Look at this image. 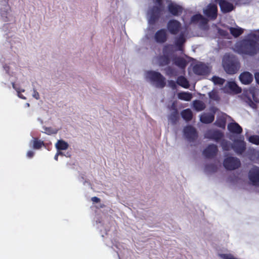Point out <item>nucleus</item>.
Here are the masks:
<instances>
[{"instance_id": "f257e3e1", "label": "nucleus", "mask_w": 259, "mask_h": 259, "mask_svg": "<svg viewBox=\"0 0 259 259\" xmlns=\"http://www.w3.org/2000/svg\"><path fill=\"white\" fill-rule=\"evenodd\" d=\"M235 49L239 54L253 56L259 52V44L253 39L246 38L238 43Z\"/></svg>"}, {"instance_id": "f03ea898", "label": "nucleus", "mask_w": 259, "mask_h": 259, "mask_svg": "<svg viewBox=\"0 0 259 259\" xmlns=\"http://www.w3.org/2000/svg\"><path fill=\"white\" fill-rule=\"evenodd\" d=\"M223 67L229 74L236 73L240 68V63L237 57L234 55L226 56L223 60Z\"/></svg>"}, {"instance_id": "7ed1b4c3", "label": "nucleus", "mask_w": 259, "mask_h": 259, "mask_svg": "<svg viewBox=\"0 0 259 259\" xmlns=\"http://www.w3.org/2000/svg\"><path fill=\"white\" fill-rule=\"evenodd\" d=\"M158 6H153L148 12L149 15L148 22L150 25H154L159 20L163 11L162 6L163 0H152Z\"/></svg>"}, {"instance_id": "20e7f679", "label": "nucleus", "mask_w": 259, "mask_h": 259, "mask_svg": "<svg viewBox=\"0 0 259 259\" xmlns=\"http://www.w3.org/2000/svg\"><path fill=\"white\" fill-rule=\"evenodd\" d=\"M147 75L152 81L156 83L157 87L163 88L165 86V78L160 73L149 71L147 72Z\"/></svg>"}, {"instance_id": "39448f33", "label": "nucleus", "mask_w": 259, "mask_h": 259, "mask_svg": "<svg viewBox=\"0 0 259 259\" xmlns=\"http://www.w3.org/2000/svg\"><path fill=\"white\" fill-rule=\"evenodd\" d=\"M223 165L226 169L234 170L240 166L241 162L238 158L230 156L224 159Z\"/></svg>"}, {"instance_id": "423d86ee", "label": "nucleus", "mask_w": 259, "mask_h": 259, "mask_svg": "<svg viewBox=\"0 0 259 259\" xmlns=\"http://www.w3.org/2000/svg\"><path fill=\"white\" fill-rule=\"evenodd\" d=\"M168 32L172 35H176L179 33L181 28V23L175 19H171L168 21L166 26Z\"/></svg>"}, {"instance_id": "0eeeda50", "label": "nucleus", "mask_w": 259, "mask_h": 259, "mask_svg": "<svg viewBox=\"0 0 259 259\" xmlns=\"http://www.w3.org/2000/svg\"><path fill=\"white\" fill-rule=\"evenodd\" d=\"M224 137L223 133L218 130L208 131L205 134V138L213 140L217 142H220Z\"/></svg>"}, {"instance_id": "6e6552de", "label": "nucleus", "mask_w": 259, "mask_h": 259, "mask_svg": "<svg viewBox=\"0 0 259 259\" xmlns=\"http://www.w3.org/2000/svg\"><path fill=\"white\" fill-rule=\"evenodd\" d=\"M248 178L253 186H259V167L254 166L249 170Z\"/></svg>"}, {"instance_id": "1a4fd4ad", "label": "nucleus", "mask_w": 259, "mask_h": 259, "mask_svg": "<svg viewBox=\"0 0 259 259\" xmlns=\"http://www.w3.org/2000/svg\"><path fill=\"white\" fill-rule=\"evenodd\" d=\"M184 133L186 138L190 142L194 141L198 137L196 129L191 125L187 126L184 128Z\"/></svg>"}, {"instance_id": "9d476101", "label": "nucleus", "mask_w": 259, "mask_h": 259, "mask_svg": "<svg viewBox=\"0 0 259 259\" xmlns=\"http://www.w3.org/2000/svg\"><path fill=\"white\" fill-rule=\"evenodd\" d=\"M193 70L195 74L198 75H207L209 72L208 67L203 63L200 62L195 65L193 68Z\"/></svg>"}, {"instance_id": "9b49d317", "label": "nucleus", "mask_w": 259, "mask_h": 259, "mask_svg": "<svg viewBox=\"0 0 259 259\" xmlns=\"http://www.w3.org/2000/svg\"><path fill=\"white\" fill-rule=\"evenodd\" d=\"M207 17L212 20H215L218 16V7L216 5L210 4L203 11Z\"/></svg>"}, {"instance_id": "f8f14e48", "label": "nucleus", "mask_w": 259, "mask_h": 259, "mask_svg": "<svg viewBox=\"0 0 259 259\" xmlns=\"http://www.w3.org/2000/svg\"><path fill=\"white\" fill-rule=\"evenodd\" d=\"M218 152L217 146L214 144H209L203 151V155L207 158L214 157Z\"/></svg>"}, {"instance_id": "ddd939ff", "label": "nucleus", "mask_w": 259, "mask_h": 259, "mask_svg": "<svg viewBox=\"0 0 259 259\" xmlns=\"http://www.w3.org/2000/svg\"><path fill=\"white\" fill-rule=\"evenodd\" d=\"M167 9L169 13L174 16H179L181 15L183 11L182 6L170 2L167 6Z\"/></svg>"}, {"instance_id": "4468645a", "label": "nucleus", "mask_w": 259, "mask_h": 259, "mask_svg": "<svg viewBox=\"0 0 259 259\" xmlns=\"http://www.w3.org/2000/svg\"><path fill=\"white\" fill-rule=\"evenodd\" d=\"M169 47V45H165L163 48V55L159 56L158 58L160 66H165L169 64L170 62L169 57L167 54L168 53Z\"/></svg>"}, {"instance_id": "2eb2a0df", "label": "nucleus", "mask_w": 259, "mask_h": 259, "mask_svg": "<svg viewBox=\"0 0 259 259\" xmlns=\"http://www.w3.org/2000/svg\"><path fill=\"white\" fill-rule=\"evenodd\" d=\"M154 39L156 42L163 44L167 39V34L165 29H160L157 31L154 34Z\"/></svg>"}, {"instance_id": "dca6fc26", "label": "nucleus", "mask_w": 259, "mask_h": 259, "mask_svg": "<svg viewBox=\"0 0 259 259\" xmlns=\"http://www.w3.org/2000/svg\"><path fill=\"white\" fill-rule=\"evenodd\" d=\"M219 4L221 11L224 13H228L233 10V5L225 0H215Z\"/></svg>"}, {"instance_id": "f3484780", "label": "nucleus", "mask_w": 259, "mask_h": 259, "mask_svg": "<svg viewBox=\"0 0 259 259\" xmlns=\"http://www.w3.org/2000/svg\"><path fill=\"white\" fill-rule=\"evenodd\" d=\"M232 149L238 154L243 153L246 149V145L244 142L240 140H236L235 141L234 144L233 145Z\"/></svg>"}, {"instance_id": "a211bd4d", "label": "nucleus", "mask_w": 259, "mask_h": 259, "mask_svg": "<svg viewBox=\"0 0 259 259\" xmlns=\"http://www.w3.org/2000/svg\"><path fill=\"white\" fill-rule=\"evenodd\" d=\"M186 41L184 33L182 32L178 37H176L175 45L179 51H183V46Z\"/></svg>"}, {"instance_id": "6ab92c4d", "label": "nucleus", "mask_w": 259, "mask_h": 259, "mask_svg": "<svg viewBox=\"0 0 259 259\" xmlns=\"http://www.w3.org/2000/svg\"><path fill=\"white\" fill-rule=\"evenodd\" d=\"M240 81L244 84H248L251 82L253 80L252 75L248 72L242 73L239 76Z\"/></svg>"}, {"instance_id": "aec40b11", "label": "nucleus", "mask_w": 259, "mask_h": 259, "mask_svg": "<svg viewBox=\"0 0 259 259\" xmlns=\"http://www.w3.org/2000/svg\"><path fill=\"white\" fill-rule=\"evenodd\" d=\"M228 130L232 133L240 134L242 132V127L236 122H231L228 125Z\"/></svg>"}, {"instance_id": "412c9836", "label": "nucleus", "mask_w": 259, "mask_h": 259, "mask_svg": "<svg viewBox=\"0 0 259 259\" xmlns=\"http://www.w3.org/2000/svg\"><path fill=\"white\" fill-rule=\"evenodd\" d=\"M214 119V115L213 113H203L200 116V121L202 123L208 124L211 123Z\"/></svg>"}, {"instance_id": "4be33fe9", "label": "nucleus", "mask_w": 259, "mask_h": 259, "mask_svg": "<svg viewBox=\"0 0 259 259\" xmlns=\"http://www.w3.org/2000/svg\"><path fill=\"white\" fill-rule=\"evenodd\" d=\"M225 89H229L230 91L235 93L236 94L240 93L241 89L234 81H229L225 85Z\"/></svg>"}, {"instance_id": "5701e85b", "label": "nucleus", "mask_w": 259, "mask_h": 259, "mask_svg": "<svg viewBox=\"0 0 259 259\" xmlns=\"http://www.w3.org/2000/svg\"><path fill=\"white\" fill-rule=\"evenodd\" d=\"M174 64L181 69H184L187 66L186 60L182 57H177L174 60Z\"/></svg>"}, {"instance_id": "b1692460", "label": "nucleus", "mask_w": 259, "mask_h": 259, "mask_svg": "<svg viewBox=\"0 0 259 259\" xmlns=\"http://www.w3.org/2000/svg\"><path fill=\"white\" fill-rule=\"evenodd\" d=\"M173 109L174 111L170 113L168 119L171 123L175 124L178 122L179 115L178 110L175 107L173 108Z\"/></svg>"}, {"instance_id": "393cba45", "label": "nucleus", "mask_w": 259, "mask_h": 259, "mask_svg": "<svg viewBox=\"0 0 259 259\" xmlns=\"http://www.w3.org/2000/svg\"><path fill=\"white\" fill-rule=\"evenodd\" d=\"M177 83L179 85L185 89H188L189 87V81L183 76H180L177 78Z\"/></svg>"}, {"instance_id": "a878e982", "label": "nucleus", "mask_w": 259, "mask_h": 259, "mask_svg": "<svg viewBox=\"0 0 259 259\" xmlns=\"http://www.w3.org/2000/svg\"><path fill=\"white\" fill-rule=\"evenodd\" d=\"M194 108L197 111H201L203 110L205 107V104L200 100H196L193 102Z\"/></svg>"}, {"instance_id": "bb28decb", "label": "nucleus", "mask_w": 259, "mask_h": 259, "mask_svg": "<svg viewBox=\"0 0 259 259\" xmlns=\"http://www.w3.org/2000/svg\"><path fill=\"white\" fill-rule=\"evenodd\" d=\"M199 21H201L202 23L205 24L207 23V19L200 14H195L191 18L192 23H197Z\"/></svg>"}, {"instance_id": "cd10ccee", "label": "nucleus", "mask_w": 259, "mask_h": 259, "mask_svg": "<svg viewBox=\"0 0 259 259\" xmlns=\"http://www.w3.org/2000/svg\"><path fill=\"white\" fill-rule=\"evenodd\" d=\"M55 146L57 149L59 151L65 150L67 149L69 147L68 144L62 140H58Z\"/></svg>"}, {"instance_id": "c85d7f7f", "label": "nucleus", "mask_w": 259, "mask_h": 259, "mask_svg": "<svg viewBox=\"0 0 259 259\" xmlns=\"http://www.w3.org/2000/svg\"><path fill=\"white\" fill-rule=\"evenodd\" d=\"M182 117L186 121H190L192 119L193 114L190 109H186L181 112Z\"/></svg>"}, {"instance_id": "c756f323", "label": "nucleus", "mask_w": 259, "mask_h": 259, "mask_svg": "<svg viewBox=\"0 0 259 259\" xmlns=\"http://www.w3.org/2000/svg\"><path fill=\"white\" fill-rule=\"evenodd\" d=\"M179 99L180 100L189 101L192 98V95L189 92H181L178 95Z\"/></svg>"}, {"instance_id": "7c9ffc66", "label": "nucleus", "mask_w": 259, "mask_h": 259, "mask_svg": "<svg viewBox=\"0 0 259 259\" xmlns=\"http://www.w3.org/2000/svg\"><path fill=\"white\" fill-rule=\"evenodd\" d=\"M231 34L234 37H237L243 33V29L241 28L230 27L229 28Z\"/></svg>"}, {"instance_id": "2f4dec72", "label": "nucleus", "mask_w": 259, "mask_h": 259, "mask_svg": "<svg viewBox=\"0 0 259 259\" xmlns=\"http://www.w3.org/2000/svg\"><path fill=\"white\" fill-rule=\"evenodd\" d=\"M221 145L224 151H229L232 148L233 145L229 141L224 139L221 141Z\"/></svg>"}, {"instance_id": "473e14b6", "label": "nucleus", "mask_w": 259, "mask_h": 259, "mask_svg": "<svg viewBox=\"0 0 259 259\" xmlns=\"http://www.w3.org/2000/svg\"><path fill=\"white\" fill-rule=\"evenodd\" d=\"M226 120L224 118H220L217 119L214 122V124L221 128H224L226 126Z\"/></svg>"}, {"instance_id": "72a5a7b5", "label": "nucleus", "mask_w": 259, "mask_h": 259, "mask_svg": "<svg viewBox=\"0 0 259 259\" xmlns=\"http://www.w3.org/2000/svg\"><path fill=\"white\" fill-rule=\"evenodd\" d=\"M45 145L44 141L38 140L37 139H34L33 140V147L35 149H40L42 146Z\"/></svg>"}, {"instance_id": "f704fd0d", "label": "nucleus", "mask_w": 259, "mask_h": 259, "mask_svg": "<svg viewBox=\"0 0 259 259\" xmlns=\"http://www.w3.org/2000/svg\"><path fill=\"white\" fill-rule=\"evenodd\" d=\"M211 80L215 84L219 85H223L225 82L224 79L217 76H213L211 78Z\"/></svg>"}, {"instance_id": "c9c22d12", "label": "nucleus", "mask_w": 259, "mask_h": 259, "mask_svg": "<svg viewBox=\"0 0 259 259\" xmlns=\"http://www.w3.org/2000/svg\"><path fill=\"white\" fill-rule=\"evenodd\" d=\"M44 129L45 130L44 133L49 135L56 134L58 132L57 130L51 127H44Z\"/></svg>"}, {"instance_id": "e433bc0d", "label": "nucleus", "mask_w": 259, "mask_h": 259, "mask_svg": "<svg viewBox=\"0 0 259 259\" xmlns=\"http://www.w3.org/2000/svg\"><path fill=\"white\" fill-rule=\"evenodd\" d=\"M248 141L249 142L255 144L259 145V136L257 135H253L251 136L248 138Z\"/></svg>"}, {"instance_id": "4c0bfd02", "label": "nucleus", "mask_w": 259, "mask_h": 259, "mask_svg": "<svg viewBox=\"0 0 259 259\" xmlns=\"http://www.w3.org/2000/svg\"><path fill=\"white\" fill-rule=\"evenodd\" d=\"M205 169L209 171L215 172L217 170V167L214 164H207L205 165Z\"/></svg>"}, {"instance_id": "58836bf2", "label": "nucleus", "mask_w": 259, "mask_h": 259, "mask_svg": "<svg viewBox=\"0 0 259 259\" xmlns=\"http://www.w3.org/2000/svg\"><path fill=\"white\" fill-rule=\"evenodd\" d=\"M221 256L223 259H236L230 254H222Z\"/></svg>"}, {"instance_id": "ea45409f", "label": "nucleus", "mask_w": 259, "mask_h": 259, "mask_svg": "<svg viewBox=\"0 0 259 259\" xmlns=\"http://www.w3.org/2000/svg\"><path fill=\"white\" fill-rule=\"evenodd\" d=\"M168 84L169 87H170L172 89L175 90L177 88L176 83L175 81L170 80L168 82Z\"/></svg>"}, {"instance_id": "a19ab883", "label": "nucleus", "mask_w": 259, "mask_h": 259, "mask_svg": "<svg viewBox=\"0 0 259 259\" xmlns=\"http://www.w3.org/2000/svg\"><path fill=\"white\" fill-rule=\"evenodd\" d=\"M209 96L210 98L213 99L214 100H217L218 99V96L215 92H212L209 94Z\"/></svg>"}, {"instance_id": "79ce46f5", "label": "nucleus", "mask_w": 259, "mask_h": 259, "mask_svg": "<svg viewBox=\"0 0 259 259\" xmlns=\"http://www.w3.org/2000/svg\"><path fill=\"white\" fill-rule=\"evenodd\" d=\"M12 84L13 88L17 91L18 94L24 92V90H20L19 88H17L14 82H12Z\"/></svg>"}, {"instance_id": "37998d69", "label": "nucleus", "mask_w": 259, "mask_h": 259, "mask_svg": "<svg viewBox=\"0 0 259 259\" xmlns=\"http://www.w3.org/2000/svg\"><path fill=\"white\" fill-rule=\"evenodd\" d=\"M33 97L37 100L39 99V95L35 89H33Z\"/></svg>"}, {"instance_id": "c03bdc74", "label": "nucleus", "mask_w": 259, "mask_h": 259, "mask_svg": "<svg viewBox=\"0 0 259 259\" xmlns=\"http://www.w3.org/2000/svg\"><path fill=\"white\" fill-rule=\"evenodd\" d=\"M34 153L32 151H29L27 153V156L29 158H32L34 156Z\"/></svg>"}, {"instance_id": "a18cd8bd", "label": "nucleus", "mask_w": 259, "mask_h": 259, "mask_svg": "<svg viewBox=\"0 0 259 259\" xmlns=\"http://www.w3.org/2000/svg\"><path fill=\"white\" fill-rule=\"evenodd\" d=\"M92 200L96 203H99L100 202V199L97 197H93L92 198Z\"/></svg>"}, {"instance_id": "49530a36", "label": "nucleus", "mask_w": 259, "mask_h": 259, "mask_svg": "<svg viewBox=\"0 0 259 259\" xmlns=\"http://www.w3.org/2000/svg\"><path fill=\"white\" fill-rule=\"evenodd\" d=\"M255 78L257 83L259 84V72L255 74Z\"/></svg>"}, {"instance_id": "de8ad7c7", "label": "nucleus", "mask_w": 259, "mask_h": 259, "mask_svg": "<svg viewBox=\"0 0 259 259\" xmlns=\"http://www.w3.org/2000/svg\"><path fill=\"white\" fill-rule=\"evenodd\" d=\"M252 36L257 41H259V34H252Z\"/></svg>"}, {"instance_id": "09e8293b", "label": "nucleus", "mask_w": 259, "mask_h": 259, "mask_svg": "<svg viewBox=\"0 0 259 259\" xmlns=\"http://www.w3.org/2000/svg\"><path fill=\"white\" fill-rule=\"evenodd\" d=\"M249 101H250V106L253 108H255L256 105L252 101V100L251 99H249Z\"/></svg>"}, {"instance_id": "8fccbe9b", "label": "nucleus", "mask_w": 259, "mask_h": 259, "mask_svg": "<svg viewBox=\"0 0 259 259\" xmlns=\"http://www.w3.org/2000/svg\"><path fill=\"white\" fill-rule=\"evenodd\" d=\"M249 101H250V106L253 108H255L256 105L252 101V100L251 99H249Z\"/></svg>"}, {"instance_id": "3c124183", "label": "nucleus", "mask_w": 259, "mask_h": 259, "mask_svg": "<svg viewBox=\"0 0 259 259\" xmlns=\"http://www.w3.org/2000/svg\"><path fill=\"white\" fill-rule=\"evenodd\" d=\"M166 70L167 71H169L170 72H171L172 71V68L170 67H168L167 68H166Z\"/></svg>"}, {"instance_id": "603ef678", "label": "nucleus", "mask_w": 259, "mask_h": 259, "mask_svg": "<svg viewBox=\"0 0 259 259\" xmlns=\"http://www.w3.org/2000/svg\"><path fill=\"white\" fill-rule=\"evenodd\" d=\"M58 155H59V153H56V154L55 155V157H54V159L57 161L58 160Z\"/></svg>"}, {"instance_id": "864d4df0", "label": "nucleus", "mask_w": 259, "mask_h": 259, "mask_svg": "<svg viewBox=\"0 0 259 259\" xmlns=\"http://www.w3.org/2000/svg\"><path fill=\"white\" fill-rule=\"evenodd\" d=\"M57 153H59V155H63V153L62 152H61V151H59V152H58Z\"/></svg>"}]
</instances>
